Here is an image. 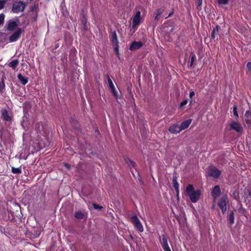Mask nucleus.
I'll use <instances>...</instances> for the list:
<instances>
[{
    "instance_id": "f257e3e1",
    "label": "nucleus",
    "mask_w": 251,
    "mask_h": 251,
    "mask_svg": "<svg viewBox=\"0 0 251 251\" xmlns=\"http://www.w3.org/2000/svg\"><path fill=\"white\" fill-rule=\"evenodd\" d=\"M186 193L189 196L191 202L193 203L198 201L201 195V191L200 190H195L194 186L192 184H188L187 186Z\"/></svg>"
},
{
    "instance_id": "f03ea898",
    "label": "nucleus",
    "mask_w": 251,
    "mask_h": 251,
    "mask_svg": "<svg viewBox=\"0 0 251 251\" xmlns=\"http://www.w3.org/2000/svg\"><path fill=\"white\" fill-rule=\"evenodd\" d=\"M26 3L23 1H16L12 5V11L14 13L23 11L26 7Z\"/></svg>"
},
{
    "instance_id": "7ed1b4c3",
    "label": "nucleus",
    "mask_w": 251,
    "mask_h": 251,
    "mask_svg": "<svg viewBox=\"0 0 251 251\" xmlns=\"http://www.w3.org/2000/svg\"><path fill=\"white\" fill-rule=\"evenodd\" d=\"M208 175L214 178H218L221 175V171L218 170L215 166H211L208 168Z\"/></svg>"
},
{
    "instance_id": "20e7f679",
    "label": "nucleus",
    "mask_w": 251,
    "mask_h": 251,
    "mask_svg": "<svg viewBox=\"0 0 251 251\" xmlns=\"http://www.w3.org/2000/svg\"><path fill=\"white\" fill-rule=\"evenodd\" d=\"M131 222L134 227L138 230L139 232H142L144 230L143 226L140 220L136 215H133L131 218Z\"/></svg>"
},
{
    "instance_id": "39448f33",
    "label": "nucleus",
    "mask_w": 251,
    "mask_h": 251,
    "mask_svg": "<svg viewBox=\"0 0 251 251\" xmlns=\"http://www.w3.org/2000/svg\"><path fill=\"white\" fill-rule=\"evenodd\" d=\"M226 200V196H223L219 199L218 202V205L221 209L223 214H224L227 210Z\"/></svg>"
},
{
    "instance_id": "423d86ee",
    "label": "nucleus",
    "mask_w": 251,
    "mask_h": 251,
    "mask_svg": "<svg viewBox=\"0 0 251 251\" xmlns=\"http://www.w3.org/2000/svg\"><path fill=\"white\" fill-rule=\"evenodd\" d=\"M0 114L1 118L3 121L7 122H11L12 121V117L10 115L8 111L5 108H2L0 110Z\"/></svg>"
},
{
    "instance_id": "0eeeda50",
    "label": "nucleus",
    "mask_w": 251,
    "mask_h": 251,
    "mask_svg": "<svg viewBox=\"0 0 251 251\" xmlns=\"http://www.w3.org/2000/svg\"><path fill=\"white\" fill-rule=\"evenodd\" d=\"M159 241L164 251H171L168 243L167 238L165 234H164L162 235L161 237L159 238Z\"/></svg>"
},
{
    "instance_id": "6e6552de",
    "label": "nucleus",
    "mask_w": 251,
    "mask_h": 251,
    "mask_svg": "<svg viewBox=\"0 0 251 251\" xmlns=\"http://www.w3.org/2000/svg\"><path fill=\"white\" fill-rule=\"evenodd\" d=\"M141 23V12L138 11L132 18V28H135Z\"/></svg>"
},
{
    "instance_id": "1a4fd4ad",
    "label": "nucleus",
    "mask_w": 251,
    "mask_h": 251,
    "mask_svg": "<svg viewBox=\"0 0 251 251\" xmlns=\"http://www.w3.org/2000/svg\"><path fill=\"white\" fill-rule=\"evenodd\" d=\"M23 30L21 28H18L9 37L10 42H14L17 41L21 37Z\"/></svg>"
},
{
    "instance_id": "9d476101",
    "label": "nucleus",
    "mask_w": 251,
    "mask_h": 251,
    "mask_svg": "<svg viewBox=\"0 0 251 251\" xmlns=\"http://www.w3.org/2000/svg\"><path fill=\"white\" fill-rule=\"evenodd\" d=\"M230 130H234L238 133H241L243 131V127L238 122L232 121L230 124Z\"/></svg>"
},
{
    "instance_id": "9b49d317",
    "label": "nucleus",
    "mask_w": 251,
    "mask_h": 251,
    "mask_svg": "<svg viewBox=\"0 0 251 251\" xmlns=\"http://www.w3.org/2000/svg\"><path fill=\"white\" fill-rule=\"evenodd\" d=\"M143 46V43L141 41H133L129 46V49L130 50L132 51L137 50L140 49Z\"/></svg>"
},
{
    "instance_id": "f8f14e48",
    "label": "nucleus",
    "mask_w": 251,
    "mask_h": 251,
    "mask_svg": "<svg viewBox=\"0 0 251 251\" xmlns=\"http://www.w3.org/2000/svg\"><path fill=\"white\" fill-rule=\"evenodd\" d=\"M18 26L16 22L10 20L7 22L6 28L8 31H12Z\"/></svg>"
},
{
    "instance_id": "ddd939ff",
    "label": "nucleus",
    "mask_w": 251,
    "mask_h": 251,
    "mask_svg": "<svg viewBox=\"0 0 251 251\" xmlns=\"http://www.w3.org/2000/svg\"><path fill=\"white\" fill-rule=\"evenodd\" d=\"M221 194L220 187L219 185L215 186L211 191V195L215 200Z\"/></svg>"
},
{
    "instance_id": "4468645a",
    "label": "nucleus",
    "mask_w": 251,
    "mask_h": 251,
    "mask_svg": "<svg viewBox=\"0 0 251 251\" xmlns=\"http://www.w3.org/2000/svg\"><path fill=\"white\" fill-rule=\"evenodd\" d=\"M106 77L107 79V81H108V84H109V88L111 90V91L113 96L115 97H116V98L117 97V95H118L117 92H116V91L115 90L114 85V84H113V83L112 82V81L109 75L108 74H106Z\"/></svg>"
},
{
    "instance_id": "2eb2a0df",
    "label": "nucleus",
    "mask_w": 251,
    "mask_h": 251,
    "mask_svg": "<svg viewBox=\"0 0 251 251\" xmlns=\"http://www.w3.org/2000/svg\"><path fill=\"white\" fill-rule=\"evenodd\" d=\"M169 131L173 134H177L179 133L181 131L180 126L177 124H174L170 126L168 129Z\"/></svg>"
},
{
    "instance_id": "dca6fc26",
    "label": "nucleus",
    "mask_w": 251,
    "mask_h": 251,
    "mask_svg": "<svg viewBox=\"0 0 251 251\" xmlns=\"http://www.w3.org/2000/svg\"><path fill=\"white\" fill-rule=\"evenodd\" d=\"M192 120L190 119L182 122L180 126H179L180 129H181V130L187 128L189 126Z\"/></svg>"
},
{
    "instance_id": "f3484780",
    "label": "nucleus",
    "mask_w": 251,
    "mask_h": 251,
    "mask_svg": "<svg viewBox=\"0 0 251 251\" xmlns=\"http://www.w3.org/2000/svg\"><path fill=\"white\" fill-rule=\"evenodd\" d=\"M17 77L18 80L21 82V83L25 85L28 82V78L27 77H24L21 74H19L17 75Z\"/></svg>"
},
{
    "instance_id": "a211bd4d",
    "label": "nucleus",
    "mask_w": 251,
    "mask_h": 251,
    "mask_svg": "<svg viewBox=\"0 0 251 251\" xmlns=\"http://www.w3.org/2000/svg\"><path fill=\"white\" fill-rule=\"evenodd\" d=\"M177 174L175 173L173 177V184L174 187L175 188V191H178V189H179V184L177 181Z\"/></svg>"
},
{
    "instance_id": "6ab92c4d",
    "label": "nucleus",
    "mask_w": 251,
    "mask_h": 251,
    "mask_svg": "<svg viewBox=\"0 0 251 251\" xmlns=\"http://www.w3.org/2000/svg\"><path fill=\"white\" fill-rule=\"evenodd\" d=\"M245 121L247 125H250L251 124V111L247 110L244 116Z\"/></svg>"
},
{
    "instance_id": "aec40b11",
    "label": "nucleus",
    "mask_w": 251,
    "mask_h": 251,
    "mask_svg": "<svg viewBox=\"0 0 251 251\" xmlns=\"http://www.w3.org/2000/svg\"><path fill=\"white\" fill-rule=\"evenodd\" d=\"M110 40L113 45L119 44L117 35L115 31L112 32Z\"/></svg>"
},
{
    "instance_id": "412c9836",
    "label": "nucleus",
    "mask_w": 251,
    "mask_h": 251,
    "mask_svg": "<svg viewBox=\"0 0 251 251\" xmlns=\"http://www.w3.org/2000/svg\"><path fill=\"white\" fill-rule=\"evenodd\" d=\"M85 216V213L81 210H78L75 212L74 217L77 220H82Z\"/></svg>"
},
{
    "instance_id": "4be33fe9",
    "label": "nucleus",
    "mask_w": 251,
    "mask_h": 251,
    "mask_svg": "<svg viewBox=\"0 0 251 251\" xmlns=\"http://www.w3.org/2000/svg\"><path fill=\"white\" fill-rule=\"evenodd\" d=\"M244 197L245 199L251 198V188L246 187L244 190Z\"/></svg>"
},
{
    "instance_id": "5701e85b",
    "label": "nucleus",
    "mask_w": 251,
    "mask_h": 251,
    "mask_svg": "<svg viewBox=\"0 0 251 251\" xmlns=\"http://www.w3.org/2000/svg\"><path fill=\"white\" fill-rule=\"evenodd\" d=\"M6 79V77L3 75L1 77V80L0 81V93H2L5 90V85L4 81Z\"/></svg>"
},
{
    "instance_id": "b1692460",
    "label": "nucleus",
    "mask_w": 251,
    "mask_h": 251,
    "mask_svg": "<svg viewBox=\"0 0 251 251\" xmlns=\"http://www.w3.org/2000/svg\"><path fill=\"white\" fill-rule=\"evenodd\" d=\"M219 28L220 26L219 25H216V27L213 28L211 35V38L212 39L215 40L216 37H217V33L219 31Z\"/></svg>"
},
{
    "instance_id": "393cba45",
    "label": "nucleus",
    "mask_w": 251,
    "mask_h": 251,
    "mask_svg": "<svg viewBox=\"0 0 251 251\" xmlns=\"http://www.w3.org/2000/svg\"><path fill=\"white\" fill-rule=\"evenodd\" d=\"M19 60L17 59L12 60L8 63V66L15 70L19 64Z\"/></svg>"
},
{
    "instance_id": "a878e982",
    "label": "nucleus",
    "mask_w": 251,
    "mask_h": 251,
    "mask_svg": "<svg viewBox=\"0 0 251 251\" xmlns=\"http://www.w3.org/2000/svg\"><path fill=\"white\" fill-rule=\"evenodd\" d=\"M230 192L231 193V196L234 198V199L236 200H239L240 196L239 192L237 191L236 189L233 188Z\"/></svg>"
},
{
    "instance_id": "bb28decb",
    "label": "nucleus",
    "mask_w": 251,
    "mask_h": 251,
    "mask_svg": "<svg viewBox=\"0 0 251 251\" xmlns=\"http://www.w3.org/2000/svg\"><path fill=\"white\" fill-rule=\"evenodd\" d=\"M228 221L230 225H232L234 223V213L233 211H230L228 216Z\"/></svg>"
},
{
    "instance_id": "cd10ccee",
    "label": "nucleus",
    "mask_w": 251,
    "mask_h": 251,
    "mask_svg": "<svg viewBox=\"0 0 251 251\" xmlns=\"http://www.w3.org/2000/svg\"><path fill=\"white\" fill-rule=\"evenodd\" d=\"M125 161L126 163L128 165L129 167H132L133 168H135L136 166V164L135 162L131 160L128 157L125 158Z\"/></svg>"
},
{
    "instance_id": "c85d7f7f",
    "label": "nucleus",
    "mask_w": 251,
    "mask_h": 251,
    "mask_svg": "<svg viewBox=\"0 0 251 251\" xmlns=\"http://www.w3.org/2000/svg\"><path fill=\"white\" fill-rule=\"evenodd\" d=\"M30 12L33 13H38L39 11V5L38 3H34L30 7Z\"/></svg>"
},
{
    "instance_id": "c756f323",
    "label": "nucleus",
    "mask_w": 251,
    "mask_h": 251,
    "mask_svg": "<svg viewBox=\"0 0 251 251\" xmlns=\"http://www.w3.org/2000/svg\"><path fill=\"white\" fill-rule=\"evenodd\" d=\"M35 129L38 132H41L43 130L44 127L41 122L37 123L35 126Z\"/></svg>"
},
{
    "instance_id": "7c9ffc66",
    "label": "nucleus",
    "mask_w": 251,
    "mask_h": 251,
    "mask_svg": "<svg viewBox=\"0 0 251 251\" xmlns=\"http://www.w3.org/2000/svg\"><path fill=\"white\" fill-rule=\"evenodd\" d=\"M196 56L195 54H194L193 53H191L190 63V64L188 66V67L189 68H190L193 66L194 62L195 60H196Z\"/></svg>"
},
{
    "instance_id": "2f4dec72",
    "label": "nucleus",
    "mask_w": 251,
    "mask_h": 251,
    "mask_svg": "<svg viewBox=\"0 0 251 251\" xmlns=\"http://www.w3.org/2000/svg\"><path fill=\"white\" fill-rule=\"evenodd\" d=\"M11 172L15 174H20L22 173V170L20 168L12 167Z\"/></svg>"
},
{
    "instance_id": "473e14b6",
    "label": "nucleus",
    "mask_w": 251,
    "mask_h": 251,
    "mask_svg": "<svg viewBox=\"0 0 251 251\" xmlns=\"http://www.w3.org/2000/svg\"><path fill=\"white\" fill-rule=\"evenodd\" d=\"M81 23H82V24L83 25V28L85 30H87V20L85 18V17H83L82 19H81Z\"/></svg>"
},
{
    "instance_id": "72a5a7b5",
    "label": "nucleus",
    "mask_w": 251,
    "mask_h": 251,
    "mask_svg": "<svg viewBox=\"0 0 251 251\" xmlns=\"http://www.w3.org/2000/svg\"><path fill=\"white\" fill-rule=\"evenodd\" d=\"M195 95V93L194 91H191L189 93V102L190 104H191L193 102V98Z\"/></svg>"
},
{
    "instance_id": "f704fd0d",
    "label": "nucleus",
    "mask_w": 251,
    "mask_h": 251,
    "mask_svg": "<svg viewBox=\"0 0 251 251\" xmlns=\"http://www.w3.org/2000/svg\"><path fill=\"white\" fill-rule=\"evenodd\" d=\"M237 105H234L233 107V114H234V116L236 117V118H238V112H237Z\"/></svg>"
},
{
    "instance_id": "c9c22d12",
    "label": "nucleus",
    "mask_w": 251,
    "mask_h": 251,
    "mask_svg": "<svg viewBox=\"0 0 251 251\" xmlns=\"http://www.w3.org/2000/svg\"><path fill=\"white\" fill-rule=\"evenodd\" d=\"M92 205H93V208L95 209H97V210H101L103 208L102 206H100V205H99L96 203H93L92 204Z\"/></svg>"
},
{
    "instance_id": "e433bc0d",
    "label": "nucleus",
    "mask_w": 251,
    "mask_h": 251,
    "mask_svg": "<svg viewBox=\"0 0 251 251\" xmlns=\"http://www.w3.org/2000/svg\"><path fill=\"white\" fill-rule=\"evenodd\" d=\"M163 11L164 10L161 8L157 9L154 12V15H156L157 16H159L163 13Z\"/></svg>"
},
{
    "instance_id": "4c0bfd02",
    "label": "nucleus",
    "mask_w": 251,
    "mask_h": 251,
    "mask_svg": "<svg viewBox=\"0 0 251 251\" xmlns=\"http://www.w3.org/2000/svg\"><path fill=\"white\" fill-rule=\"evenodd\" d=\"M4 17L5 15L3 13L0 14V25L3 24Z\"/></svg>"
},
{
    "instance_id": "58836bf2",
    "label": "nucleus",
    "mask_w": 251,
    "mask_h": 251,
    "mask_svg": "<svg viewBox=\"0 0 251 251\" xmlns=\"http://www.w3.org/2000/svg\"><path fill=\"white\" fill-rule=\"evenodd\" d=\"M114 50L117 54H119V44H114Z\"/></svg>"
},
{
    "instance_id": "ea45409f",
    "label": "nucleus",
    "mask_w": 251,
    "mask_h": 251,
    "mask_svg": "<svg viewBox=\"0 0 251 251\" xmlns=\"http://www.w3.org/2000/svg\"><path fill=\"white\" fill-rule=\"evenodd\" d=\"M6 2V1L5 0H0V10L4 7Z\"/></svg>"
},
{
    "instance_id": "a19ab883",
    "label": "nucleus",
    "mask_w": 251,
    "mask_h": 251,
    "mask_svg": "<svg viewBox=\"0 0 251 251\" xmlns=\"http://www.w3.org/2000/svg\"><path fill=\"white\" fill-rule=\"evenodd\" d=\"M218 1L219 4L226 5L228 3V0H218Z\"/></svg>"
},
{
    "instance_id": "79ce46f5",
    "label": "nucleus",
    "mask_w": 251,
    "mask_h": 251,
    "mask_svg": "<svg viewBox=\"0 0 251 251\" xmlns=\"http://www.w3.org/2000/svg\"><path fill=\"white\" fill-rule=\"evenodd\" d=\"M187 103H188L187 100H184L180 102V103L179 104V107L180 108L184 106Z\"/></svg>"
},
{
    "instance_id": "37998d69",
    "label": "nucleus",
    "mask_w": 251,
    "mask_h": 251,
    "mask_svg": "<svg viewBox=\"0 0 251 251\" xmlns=\"http://www.w3.org/2000/svg\"><path fill=\"white\" fill-rule=\"evenodd\" d=\"M39 150H41V149H43V148L46 147V145L44 143H42L41 142H39Z\"/></svg>"
},
{
    "instance_id": "c03bdc74",
    "label": "nucleus",
    "mask_w": 251,
    "mask_h": 251,
    "mask_svg": "<svg viewBox=\"0 0 251 251\" xmlns=\"http://www.w3.org/2000/svg\"><path fill=\"white\" fill-rule=\"evenodd\" d=\"M38 13H34V14L33 15V16H32V20H33L34 22H36L37 21V18H38Z\"/></svg>"
},
{
    "instance_id": "a18cd8bd",
    "label": "nucleus",
    "mask_w": 251,
    "mask_h": 251,
    "mask_svg": "<svg viewBox=\"0 0 251 251\" xmlns=\"http://www.w3.org/2000/svg\"><path fill=\"white\" fill-rule=\"evenodd\" d=\"M247 68L248 71L251 72V62H249L247 63Z\"/></svg>"
},
{
    "instance_id": "49530a36",
    "label": "nucleus",
    "mask_w": 251,
    "mask_h": 251,
    "mask_svg": "<svg viewBox=\"0 0 251 251\" xmlns=\"http://www.w3.org/2000/svg\"><path fill=\"white\" fill-rule=\"evenodd\" d=\"M64 166L65 168H66L68 170H69L71 168L70 165L68 163H64Z\"/></svg>"
},
{
    "instance_id": "de8ad7c7",
    "label": "nucleus",
    "mask_w": 251,
    "mask_h": 251,
    "mask_svg": "<svg viewBox=\"0 0 251 251\" xmlns=\"http://www.w3.org/2000/svg\"><path fill=\"white\" fill-rule=\"evenodd\" d=\"M174 14V10H173L168 15V16L166 17V18H167L168 17H171Z\"/></svg>"
},
{
    "instance_id": "09e8293b",
    "label": "nucleus",
    "mask_w": 251,
    "mask_h": 251,
    "mask_svg": "<svg viewBox=\"0 0 251 251\" xmlns=\"http://www.w3.org/2000/svg\"><path fill=\"white\" fill-rule=\"evenodd\" d=\"M202 0H198V5L200 6L201 5Z\"/></svg>"
},
{
    "instance_id": "8fccbe9b",
    "label": "nucleus",
    "mask_w": 251,
    "mask_h": 251,
    "mask_svg": "<svg viewBox=\"0 0 251 251\" xmlns=\"http://www.w3.org/2000/svg\"><path fill=\"white\" fill-rule=\"evenodd\" d=\"M158 20V16H157L156 15H155L154 20L155 21H157Z\"/></svg>"
},
{
    "instance_id": "3c124183",
    "label": "nucleus",
    "mask_w": 251,
    "mask_h": 251,
    "mask_svg": "<svg viewBox=\"0 0 251 251\" xmlns=\"http://www.w3.org/2000/svg\"><path fill=\"white\" fill-rule=\"evenodd\" d=\"M176 196L178 198V196H179V189H178V191H176Z\"/></svg>"
},
{
    "instance_id": "603ef678",
    "label": "nucleus",
    "mask_w": 251,
    "mask_h": 251,
    "mask_svg": "<svg viewBox=\"0 0 251 251\" xmlns=\"http://www.w3.org/2000/svg\"><path fill=\"white\" fill-rule=\"evenodd\" d=\"M130 238L131 239H133V237L131 235L130 236Z\"/></svg>"
}]
</instances>
